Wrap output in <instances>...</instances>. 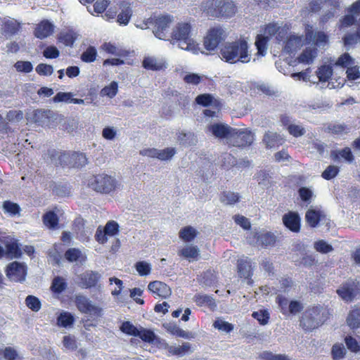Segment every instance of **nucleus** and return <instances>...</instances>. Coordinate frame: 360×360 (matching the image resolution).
Masks as SVG:
<instances>
[{
    "mask_svg": "<svg viewBox=\"0 0 360 360\" xmlns=\"http://www.w3.org/2000/svg\"><path fill=\"white\" fill-rule=\"evenodd\" d=\"M200 8L206 16L219 19L231 18L237 12V6L232 0H204Z\"/></svg>",
    "mask_w": 360,
    "mask_h": 360,
    "instance_id": "obj_1",
    "label": "nucleus"
},
{
    "mask_svg": "<svg viewBox=\"0 0 360 360\" xmlns=\"http://www.w3.org/2000/svg\"><path fill=\"white\" fill-rule=\"evenodd\" d=\"M249 46L246 40L239 39L232 42H226L220 50L221 58L226 62L236 63L250 62L251 54L248 51Z\"/></svg>",
    "mask_w": 360,
    "mask_h": 360,
    "instance_id": "obj_2",
    "label": "nucleus"
},
{
    "mask_svg": "<svg viewBox=\"0 0 360 360\" xmlns=\"http://www.w3.org/2000/svg\"><path fill=\"white\" fill-rule=\"evenodd\" d=\"M191 30L189 23H178L170 34V43L172 45H177L181 49L195 52L198 45L191 37Z\"/></svg>",
    "mask_w": 360,
    "mask_h": 360,
    "instance_id": "obj_3",
    "label": "nucleus"
},
{
    "mask_svg": "<svg viewBox=\"0 0 360 360\" xmlns=\"http://www.w3.org/2000/svg\"><path fill=\"white\" fill-rule=\"evenodd\" d=\"M329 317V311L320 305L308 308L302 314L300 326L305 331H312L323 325Z\"/></svg>",
    "mask_w": 360,
    "mask_h": 360,
    "instance_id": "obj_4",
    "label": "nucleus"
},
{
    "mask_svg": "<svg viewBox=\"0 0 360 360\" xmlns=\"http://www.w3.org/2000/svg\"><path fill=\"white\" fill-rule=\"evenodd\" d=\"M89 186L97 192L109 193L115 188L116 180L111 176L100 174L89 179Z\"/></svg>",
    "mask_w": 360,
    "mask_h": 360,
    "instance_id": "obj_5",
    "label": "nucleus"
},
{
    "mask_svg": "<svg viewBox=\"0 0 360 360\" xmlns=\"http://www.w3.org/2000/svg\"><path fill=\"white\" fill-rule=\"evenodd\" d=\"M174 21V17L169 14L161 15L158 17H153V34L158 39L162 40L169 39V26Z\"/></svg>",
    "mask_w": 360,
    "mask_h": 360,
    "instance_id": "obj_6",
    "label": "nucleus"
},
{
    "mask_svg": "<svg viewBox=\"0 0 360 360\" xmlns=\"http://www.w3.org/2000/svg\"><path fill=\"white\" fill-rule=\"evenodd\" d=\"M332 62H333V60L330 58V64L321 65L316 72V75L319 82L322 84L327 83L326 88H328L329 89L341 88L344 84L345 80L342 79L340 82H338L337 80L335 82L333 81V79L332 78L333 66Z\"/></svg>",
    "mask_w": 360,
    "mask_h": 360,
    "instance_id": "obj_7",
    "label": "nucleus"
},
{
    "mask_svg": "<svg viewBox=\"0 0 360 360\" xmlns=\"http://www.w3.org/2000/svg\"><path fill=\"white\" fill-rule=\"evenodd\" d=\"M229 143L236 147H245L250 146L254 140V134L248 129L233 128Z\"/></svg>",
    "mask_w": 360,
    "mask_h": 360,
    "instance_id": "obj_8",
    "label": "nucleus"
},
{
    "mask_svg": "<svg viewBox=\"0 0 360 360\" xmlns=\"http://www.w3.org/2000/svg\"><path fill=\"white\" fill-rule=\"evenodd\" d=\"M226 37V31L221 27H212L204 38V46L207 51H214Z\"/></svg>",
    "mask_w": 360,
    "mask_h": 360,
    "instance_id": "obj_9",
    "label": "nucleus"
},
{
    "mask_svg": "<svg viewBox=\"0 0 360 360\" xmlns=\"http://www.w3.org/2000/svg\"><path fill=\"white\" fill-rule=\"evenodd\" d=\"M75 304L79 311L83 314L96 317H101L103 315V309L94 305L89 298L84 295H77L75 298Z\"/></svg>",
    "mask_w": 360,
    "mask_h": 360,
    "instance_id": "obj_10",
    "label": "nucleus"
},
{
    "mask_svg": "<svg viewBox=\"0 0 360 360\" xmlns=\"http://www.w3.org/2000/svg\"><path fill=\"white\" fill-rule=\"evenodd\" d=\"M59 163L60 165L79 168L87 164V158L82 153H64L59 158Z\"/></svg>",
    "mask_w": 360,
    "mask_h": 360,
    "instance_id": "obj_11",
    "label": "nucleus"
},
{
    "mask_svg": "<svg viewBox=\"0 0 360 360\" xmlns=\"http://www.w3.org/2000/svg\"><path fill=\"white\" fill-rule=\"evenodd\" d=\"M6 275L12 281L23 282L27 275V266L25 263L13 262L6 266Z\"/></svg>",
    "mask_w": 360,
    "mask_h": 360,
    "instance_id": "obj_12",
    "label": "nucleus"
},
{
    "mask_svg": "<svg viewBox=\"0 0 360 360\" xmlns=\"http://www.w3.org/2000/svg\"><path fill=\"white\" fill-rule=\"evenodd\" d=\"M248 241L250 244H254L262 248H268L275 245L276 236L271 232H258L255 233L252 238L250 237Z\"/></svg>",
    "mask_w": 360,
    "mask_h": 360,
    "instance_id": "obj_13",
    "label": "nucleus"
},
{
    "mask_svg": "<svg viewBox=\"0 0 360 360\" xmlns=\"http://www.w3.org/2000/svg\"><path fill=\"white\" fill-rule=\"evenodd\" d=\"M359 292V283L349 280L343 283L338 290V295L345 301L351 302Z\"/></svg>",
    "mask_w": 360,
    "mask_h": 360,
    "instance_id": "obj_14",
    "label": "nucleus"
},
{
    "mask_svg": "<svg viewBox=\"0 0 360 360\" xmlns=\"http://www.w3.org/2000/svg\"><path fill=\"white\" fill-rule=\"evenodd\" d=\"M208 131L216 138L226 139L229 141L233 128L226 124L215 123L208 127Z\"/></svg>",
    "mask_w": 360,
    "mask_h": 360,
    "instance_id": "obj_15",
    "label": "nucleus"
},
{
    "mask_svg": "<svg viewBox=\"0 0 360 360\" xmlns=\"http://www.w3.org/2000/svg\"><path fill=\"white\" fill-rule=\"evenodd\" d=\"M300 217L295 212H289L283 216V222L286 228L292 232L297 233L300 230Z\"/></svg>",
    "mask_w": 360,
    "mask_h": 360,
    "instance_id": "obj_16",
    "label": "nucleus"
},
{
    "mask_svg": "<svg viewBox=\"0 0 360 360\" xmlns=\"http://www.w3.org/2000/svg\"><path fill=\"white\" fill-rule=\"evenodd\" d=\"M306 40L312 41L319 47L325 46L328 43V36L322 31L314 32L311 30H307L305 34Z\"/></svg>",
    "mask_w": 360,
    "mask_h": 360,
    "instance_id": "obj_17",
    "label": "nucleus"
},
{
    "mask_svg": "<svg viewBox=\"0 0 360 360\" xmlns=\"http://www.w3.org/2000/svg\"><path fill=\"white\" fill-rule=\"evenodd\" d=\"M148 289L162 298H167L171 295L170 288L166 283L159 281L150 282L148 285Z\"/></svg>",
    "mask_w": 360,
    "mask_h": 360,
    "instance_id": "obj_18",
    "label": "nucleus"
},
{
    "mask_svg": "<svg viewBox=\"0 0 360 360\" xmlns=\"http://www.w3.org/2000/svg\"><path fill=\"white\" fill-rule=\"evenodd\" d=\"M263 142L266 148H275L281 146L284 143V139L277 132L268 131L264 135Z\"/></svg>",
    "mask_w": 360,
    "mask_h": 360,
    "instance_id": "obj_19",
    "label": "nucleus"
},
{
    "mask_svg": "<svg viewBox=\"0 0 360 360\" xmlns=\"http://www.w3.org/2000/svg\"><path fill=\"white\" fill-rule=\"evenodd\" d=\"M238 272L240 278L248 279V283H251L250 279L252 276V268L251 261L248 257L238 260Z\"/></svg>",
    "mask_w": 360,
    "mask_h": 360,
    "instance_id": "obj_20",
    "label": "nucleus"
},
{
    "mask_svg": "<svg viewBox=\"0 0 360 360\" xmlns=\"http://www.w3.org/2000/svg\"><path fill=\"white\" fill-rule=\"evenodd\" d=\"M120 12L117 15V21L120 25H127L132 15V9L131 4L125 1H121L120 4Z\"/></svg>",
    "mask_w": 360,
    "mask_h": 360,
    "instance_id": "obj_21",
    "label": "nucleus"
},
{
    "mask_svg": "<svg viewBox=\"0 0 360 360\" xmlns=\"http://www.w3.org/2000/svg\"><path fill=\"white\" fill-rule=\"evenodd\" d=\"M53 25L48 20H43L35 28L34 35L39 39H44L52 34Z\"/></svg>",
    "mask_w": 360,
    "mask_h": 360,
    "instance_id": "obj_22",
    "label": "nucleus"
},
{
    "mask_svg": "<svg viewBox=\"0 0 360 360\" xmlns=\"http://www.w3.org/2000/svg\"><path fill=\"white\" fill-rule=\"evenodd\" d=\"M54 102H61L64 101L65 103H90L93 101V98H86L84 100L83 99H78V98H72V95L70 92H61L59 91L53 98Z\"/></svg>",
    "mask_w": 360,
    "mask_h": 360,
    "instance_id": "obj_23",
    "label": "nucleus"
},
{
    "mask_svg": "<svg viewBox=\"0 0 360 360\" xmlns=\"http://www.w3.org/2000/svg\"><path fill=\"white\" fill-rule=\"evenodd\" d=\"M193 301L199 307L207 306L212 310L217 308L216 302L212 295L195 294L193 297Z\"/></svg>",
    "mask_w": 360,
    "mask_h": 360,
    "instance_id": "obj_24",
    "label": "nucleus"
},
{
    "mask_svg": "<svg viewBox=\"0 0 360 360\" xmlns=\"http://www.w3.org/2000/svg\"><path fill=\"white\" fill-rule=\"evenodd\" d=\"M143 67L147 70H160L165 67L162 59L154 56L145 57L143 60Z\"/></svg>",
    "mask_w": 360,
    "mask_h": 360,
    "instance_id": "obj_25",
    "label": "nucleus"
},
{
    "mask_svg": "<svg viewBox=\"0 0 360 360\" xmlns=\"http://www.w3.org/2000/svg\"><path fill=\"white\" fill-rule=\"evenodd\" d=\"M330 157L335 162H340V158L344 159L346 162L352 163L354 160V155L351 149L346 147L342 150H332Z\"/></svg>",
    "mask_w": 360,
    "mask_h": 360,
    "instance_id": "obj_26",
    "label": "nucleus"
},
{
    "mask_svg": "<svg viewBox=\"0 0 360 360\" xmlns=\"http://www.w3.org/2000/svg\"><path fill=\"white\" fill-rule=\"evenodd\" d=\"M179 143L184 147L194 146L198 142L196 136L191 131H180L177 135Z\"/></svg>",
    "mask_w": 360,
    "mask_h": 360,
    "instance_id": "obj_27",
    "label": "nucleus"
},
{
    "mask_svg": "<svg viewBox=\"0 0 360 360\" xmlns=\"http://www.w3.org/2000/svg\"><path fill=\"white\" fill-rule=\"evenodd\" d=\"M100 277L101 275L94 271H89L83 274L81 276L82 287L85 288H90L96 286L100 279Z\"/></svg>",
    "mask_w": 360,
    "mask_h": 360,
    "instance_id": "obj_28",
    "label": "nucleus"
},
{
    "mask_svg": "<svg viewBox=\"0 0 360 360\" xmlns=\"http://www.w3.org/2000/svg\"><path fill=\"white\" fill-rule=\"evenodd\" d=\"M5 256L6 258L18 259L22 255V251L16 241L7 242L5 245Z\"/></svg>",
    "mask_w": 360,
    "mask_h": 360,
    "instance_id": "obj_29",
    "label": "nucleus"
},
{
    "mask_svg": "<svg viewBox=\"0 0 360 360\" xmlns=\"http://www.w3.org/2000/svg\"><path fill=\"white\" fill-rule=\"evenodd\" d=\"M324 217L322 212L320 210L309 209L305 215L307 222L311 227H316L319 221Z\"/></svg>",
    "mask_w": 360,
    "mask_h": 360,
    "instance_id": "obj_30",
    "label": "nucleus"
},
{
    "mask_svg": "<svg viewBox=\"0 0 360 360\" xmlns=\"http://www.w3.org/2000/svg\"><path fill=\"white\" fill-rule=\"evenodd\" d=\"M302 45V39L300 37L291 36L285 42L284 51L287 53H292L299 49Z\"/></svg>",
    "mask_w": 360,
    "mask_h": 360,
    "instance_id": "obj_31",
    "label": "nucleus"
},
{
    "mask_svg": "<svg viewBox=\"0 0 360 360\" xmlns=\"http://www.w3.org/2000/svg\"><path fill=\"white\" fill-rule=\"evenodd\" d=\"M20 29V23L15 19H8L4 21L2 31L5 35L12 36L16 34Z\"/></svg>",
    "mask_w": 360,
    "mask_h": 360,
    "instance_id": "obj_32",
    "label": "nucleus"
},
{
    "mask_svg": "<svg viewBox=\"0 0 360 360\" xmlns=\"http://www.w3.org/2000/svg\"><path fill=\"white\" fill-rule=\"evenodd\" d=\"M317 56V49L315 47L306 48L300 56L298 60L300 63L311 64L313 63L314 58Z\"/></svg>",
    "mask_w": 360,
    "mask_h": 360,
    "instance_id": "obj_33",
    "label": "nucleus"
},
{
    "mask_svg": "<svg viewBox=\"0 0 360 360\" xmlns=\"http://www.w3.org/2000/svg\"><path fill=\"white\" fill-rule=\"evenodd\" d=\"M2 209L5 214H8L10 217L20 216L21 208L20 205L10 200L4 202Z\"/></svg>",
    "mask_w": 360,
    "mask_h": 360,
    "instance_id": "obj_34",
    "label": "nucleus"
},
{
    "mask_svg": "<svg viewBox=\"0 0 360 360\" xmlns=\"http://www.w3.org/2000/svg\"><path fill=\"white\" fill-rule=\"evenodd\" d=\"M43 223L50 229H56L58 224V217L54 211L46 212L43 215Z\"/></svg>",
    "mask_w": 360,
    "mask_h": 360,
    "instance_id": "obj_35",
    "label": "nucleus"
},
{
    "mask_svg": "<svg viewBox=\"0 0 360 360\" xmlns=\"http://www.w3.org/2000/svg\"><path fill=\"white\" fill-rule=\"evenodd\" d=\"M77 38V34L72 31L60 32L58 35V40L63 43L66 46H72L75 40Z\"/></svg>",
    "mask_w": 360,
    "mask_h": 360,
    "instance_id": "obj_36",
    "label": "nucleus"
},
{
    "mask_svg": "<svg viewBox=\"0 0 360 360\" xmlns=\"http://www.w3.org/2000/svg\"><path fill=\"white\" fill-rule=\"evenodd\" d=\"M347 323L352 329L360 327V307H356L349 312Z\"/></svg>",
    "mask_w": 360,
    "mask_h": 360,
    "instance_id": "obj_37",
    "label": "nucleus"
},
{
    "mask_svg": "<svg viewBox=\"0 0 360 360\" xmlns=\"http://www.w3.org/2000/svg\"><path fill=\"white\" fill-rule=\"evenodd\" d=\"M349 129L345 124L340 123H330L326 128V131L332 133L336 135H342L343 134H347Z\"/></svg>",
    "mask_w": 360,
    "mask_h": 360,
    "instance_id": "obj_38",
    "label": "nucleus"
},
{
    "mask_svg": "<svg viewBox=\"0 0 360 360\" xmlns=\"http://www.w3.org/2000/svg\"><path fill=\"white\" fill-rule=\"evenodd\" d=\"M240 198V195L238 193L231 191H224L220 196V200L225 205H233L238 202Z\"/></svg>",
    "mask_w": 360,
    "mask_h": 360,
    "instance_id": "obj_39",
    "label": "nucleus"
},
{
    "mask_svg": "<svg viewBox=\"0 0 360 360\" xmlns=\"http://www.w3.org/2000/svg\"><path fill=\"white\" fill-rule=\"evenodd\" d=\"M179 236L184 241L191 242L196 237L197 231L193 227L188 226L180 230Z\"/></svg>",
    "mask_w": 360,
    "mask_h": 360,
    "instance_id": "obj_40",
    "label": "nucleus"
},
{
    "mask_svg": "<svg viewBox=\"0 0 360 360\" xmlns=\"http://www.w3.org/2000/svg\"><path fill=\"white\" fill-rule=\"evenodd\" d=\"M200 250L197 246H186L179 252V255L186 259H195L199 255Z\"/></svg>",
    "mask_w": 360,
    "mask_h": 360,
    "instance_id": "obj_41",
    "label": "nucleus"
},
{
    "mask_svg": "<svg viewBox=\"0 0 360 360\" xmlns=\"http://www.w3.org/2000/svg\"><path fill=\"white\" fill-rule=\"evenodd\" d=\"M333 62H332V64L333 66H338L341 68H348L349 65L354 64V59L351 57V56L347 53H345L342 54L337 60H335L334 59H332Z\"/></svg>",
    "mask_w": 360,
    "mask_h": 360,
    "instance_id": "obj_42",
    "label": "nucleus"
},
{
    "mask_svg": "<svg viewBox=\"0 0 360 360\" xmlns=\"http://www.w3.org/2000/svg\"><path fill=\"white\" fill-rule=\"evenodd\" d=\"M74 316L69 312H62L57 318V323L59 326L68 328L73 325Z\"/></svg>",
    "mask_w": 360,
    "mask_h": 360,
    "instance_id": "obj_43",
    "label": "nucleus"
},
{
    "mask_svg": "<svg viewBox=\"0 0 360 360\" xmlns=\"http://www.w3.org/2000/svg\"><path fill=\"white\" fill-rule=\"evenodd\" d=\"M67 288V283L65 279L60 276H56L53 278L51 289V290L57 294L61 293Z\"/></svg>",
    "mask_w": 360,
    "mask_h": 360,
    "instance_id": "obj_44",
    "label": "nucleus"
},
{
    "mask_svg": "<svg viewBox=\"0 0 360 360\" xmlns=\"http://www.w3.org/2000/svg\"><path fill=\"white\" fill-rule=\"evenodd\" d=\"M24 113L22 110H11L7 112L6 120L11 124H17L22 120Z\"/></svg>",
    "mask_w": 360,
    "mask_h": 360,
    "instance_id": "obj_45",
    "label": "nucleus"
},
{
    "mask_svg": "<svg viewBox=\"0 0 360 360\" xmlns=\"http://www.w3.org/2000/svg\"><path fill=\"white\" fill-rule=\"evenodd\" d=\"M120 330L129 335H132L136 337L139 335V328L133 325L130 321H126L122 323L120 327Z\"/></svg>",
    "mask_w": 360,
    "mask_h": 360,
    "instance_id": "obj_46",
    "label": "nucleus"
},
{
    "mask_svg": "<svg viewBox=\"0 0 360 360\" xmlns=\"http://www.w3.org/2000/svg\"><path fill=\"white\" fill-rule=\"evenodd\" d=\"M139 335L136 337L140 338L143 341L148 343H153L157 339V337L153 331L149 329L143 328L142 327L139 330Z\"/></svg>",
    "mask_w": 360,
    "mask_h": 360,
    "instance_id": "obj_47",
    "label": "nucleus"
},
{
    "mask_svg": "<svg viewBox=\"0 0 360 360\" xmlns=\"http://www.w3.org/2000/svg\"><path fill=\"white\" fill-rule=\"evenodd\" d=\"M314 248L321 254H327L333 250V246L324 240H319L314 243Z\"/></svg>",
    "mask_w": 360,
    "mask_h": 360,
    "instance_id": "obj_48",
    "label": "nucleus"
},
{
    "mask_svg": "<svg viewBox=\"0 0 360 360\" xmlns=\"http://www.w3.org/2000/svg\"><path fill=\"white\" fill-rule=\"evenodd\" d=\"M191 349V345L188 342L184 343L181 346H170L168 351L173 355L182 356L187 353Z\"/></svg>",
    "mask_w": 360,
    "mask_h": 360,
    "instance_id": "obj_49",
    "label": "nucleus"
},
{
    "mask_svg": "<svg viewBox=\"0 0 360 360\" xmlns=\"http://www.w3.org/2000/svg\"><path fill=\"white\" fill-rule=\"evenodd\" d=\"M332 356L334 360H340L344 358L346 354V349L342 343L335 344L331 349Z\"/></svg>",
    "mask_w": 360,
    "mask_h": 360,
    "instance_id": "obj_50",
    "label": "nucleus"
},
{
    "mask_svg": "<svg viewBox=\"0 0 360 360\" xmlns=\"http://www.w3.org/2000/svg\"><path fill=\"white\" fill-rule=\"evenodd\" d=\"M252 316L263 326L267 324L269 320V314L266 309L253 311Z\"/></svg>",
    "mask_w": 360,
    "mask_h": 360,
    "instance_id": "obj_51",
    "label": "nucleus"
},
{
    "mask_svg": "<svg viewBox=\"0 0 360 360\" xmlns=\"http://www.w3.org/2000/svg\"><path fill=\"white\" fill-rule=\"evenodd\" d=\"M97 55L96 49L94 46H89L81 55V59L86 63H91L96 60Z\"/></svg>",
    "mask_w": 360,
    "mask_h": 360,
    "instance_id": "obj_52",
    "label": "nucleus"
},
{
    "mask_svg": "<svg viewBox=\"0 0 360 360\" xmlns=\"http://www.w3.org/2000/svg\"><path fill=\"white\" fill-rule=\"evenodd\" d=\"M27 307L33 311L37 312L41 309V302L37 297L28 295L25 299Z\"/></svg>",
    "mask_w": 360,
    "mask_h": 360,
    "instance_id": "obj_53",
    "label": "nucleus"
},
{
    "mask_svg": "<svg viewBox=\"0 0 360 360\" xmlns=\"http://www.w3.org/2000/svg\"><path fill=\"white\" fill-rule=\"evenodd\" d=\"M135 268L141 276L148 275L151 271V265L145 261H140L136 263Z\"/></svg>",
    "mask_w": 360,
    "mask_h": 360,
    "instance_id": "obj_54",
    "label": "nucleus"
},
{
    "mask_svg": "<svg viewBox=\"0 0 360 360\" xmlns=\"http://www.w3.org/2000/svg\"><path fill=\"white\" fill-rule=\"evenodd\" d=\"M176 153V150L174 148H167L163 150L158 149V159L160 160H169Z\"/></svg>",
    "mask_w": 360,
    "mask_h": 360,
    "instance_id": "obj_55",
    "label": "nucleus"
},
{
    "mask_svg": "<svg viewBox=\"0 0 360 360\" xmlns=\"http://www.w3.org/2000/svg\"><path fill=\"white\" fill-rule=\"evenodd\" d=\"M345 342L347 349L352 352L356 353L360 351V345L352 336H346L345 338Z\"/></svg>",
    "mask_w": 360,
    "mask_h": 360,
    "instance_id": "obj_56",
    "label": "nucleus"
},
{
    "mask_svg": "<svg viewBox=\"0 0 360 360\" xmlns=\"http://www.w3.org/2000/svg\"><path fill=\"white\" fill-rule=\"evenodd\" d=\"M220 162L222 167L228 168L236 164V159L231 154L225 153L221 155Z\"/></svg>",
    "mask_w": 360,
    "mask_h": 360,
    "instance_id": "obj_57",
    "label": "nucleus"
},
{
    "mask_svg": "<svg viewBox=\"0 0 360 360\" xmlns=\"http://www.w3.org/2000/svg\"><path fill=\"white\" fill-rule=\"evenodd\" d=\"M276 302L278 304L281 313L284 315H289L288 305L290 302L285 297L278 295L276 297Z\"/></svg>",
    "mask_w": 360,
    "mask_h": 360,
    "instance_id": "obj_58",
    "label": "nucleus"
},
{
    "mask_svg": "<svg viewBox=\"0 0 360 360\" xmlns=\"http://www.w3.org/2000/svg\"><path fill=\"white\" fill-rule=\"evenodd\" d=\"M14 67L18 72L28 73L33 70V65L30 61H17Z\"/></svg>",
    "mask_w": 360,
    "mask_h": 360,
    "instance_id": "obj_59",
    "label": "nucleus"
},
{
    "mask_svg": "<svg viewBox=\"0 0 360 360\" xmlns=\"http://www.w3.org/2000/svg\"><path fill=\"white\" fill-rule=\"evenodd\" d=\"M214 98L212 95L208 94H203L198 96L195 98V102L204 107L209 106L212 104Z\"/></svg>",
    "mask_w": 360,
    "mask_h": 360,
    "instance_id": "obj_60",
    "label": "nucleus"
},
{
    "mask_svg": "<svg viewBox=\"0 0 360 360\" xmlns=\"http://www.w3.org/2000/svg\"><path fill=\"white\" fill-rule=\"evenodd\" d=\"M338 172L339 168L337 166L330 165L323 172L321 176L326 180H330L335 177Z\"/></svg>",
    "mask_w": 360,
    "mask_h": 360,
    "instance_id": "obj_61",
    "label": "nucleus"
},
{
    "mask_svg": "<svg viewBox=\"0 0 360 360\" xmlns=\"http://www.w3.org/2000/svg\"><path fill=\"white\" fill-rule=\"evenodd\" d=\"M213 326L215 328L226 333H230L233 329V326L231 323L221 319L216 320L214 322Z\"/></svg>",
    "mask_w": 360,
    "mask_h": 360,
    "instance_id": "obj_62",
    "label": "nucleus"
},
{
    "mask_svg": "<svg viewBox=\"0 0 360 360\" xmlns=\"http://www.w3.org/2000/svg\"><path fill=\"white\" fill-rule=\"evenodd\" d=\"M264 360H292L285 354H275L271 352H264L261 354Z\"/></svg>",
    "mask_w": 360,
    "mask_h": 360,
    "instance_id": "obj_63",
    "label": "nucleus"
},
{
    "mask_svg": "<svg viewBox=\"0 0 360 360\" xmlns=\"http://www.w3.org/2000/svg\"><path fill=\"white\" fill-rule=\"evenodd\" d=\"M35 70L40 75L49 76L53 73V68L51 65L40 63L36 67Z\"/></svg>",
    "mask_w": 360,
    "mask_h": 360,
    "instance_id": "obj_64",
    "label": "nucleus"
}]
</instances>
